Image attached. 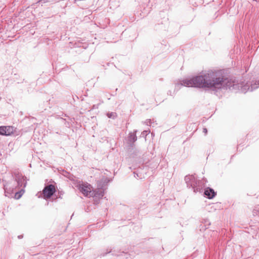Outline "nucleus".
Segmentation results:
<instances>
[{
	"label": "nucleus",
	"mask_w": 259,
	"mask_h": 259,
	"mask_svg": "<svg viewBox=\"0 0 259 259\" xmlns=\"http://www.w3.org/2000/svg\"><path fill=\"white\" fill-rule=\"evenodd\" d=\"M194 186H192L191 188L193 190L194 192H200L203 188L204 187V183L200 180L197 179L196 183H195Z\"/></svg>",
	"instance_id": "obj_8"
},
{
	"label": "nucleus",
	"mask_w": 259,
	"mask_h": 259,
	"mask_svg": "<svg viewBox=\"0 0 259 259\" xmlns=\"http://www.w3.org/2000/svg\"><path fill=\"white\" fill-rule=\"evenodd\" d=\"M179 85L205 89L218 92L222 89H230L234 85V82L225 75L223 70L210 69L190 79L183 80L176 84V86Z\"/></svg>",
	"instance_id": "obj_1"
},
{
	"label": "nucleus",
	"mask_w": 259,
	"mask_h": 259,
	"mask_svg": "<svg viewBox=\"0 0 259 259\" xmlns=\"http://www.w3.org/2000/svg\"><path fill=\"white\" fill-rule=\"evenodd\" d=\"M204 194L208 199H212L215 196L216 192L213 189L207 187L204 190Z\"/></svg>",
	"instance_id": "obj_9"
},
{
	"label": "nucleus",
	"mask_w": 259,
	"mask_h": 259,
	"mask_svg": "<svg viewBox=\"0 0 259 259\" xmlns=\"http://www.w3.org/2000/svg\"><path fill=\"white\" fill-rule=\"evenodd\" d=\"M112 252V255H116V256H120V255H123L124 258L123 259H132L131 256L130 254L127 253V252H124V251L121 252L120 254L118 253V252L116 251L115 250H112V249L110 248L109 250L107 249V252L106 253H102L101 254V256H104L106 254Z\"/></svg>",
	"instance_id": "obj_5"
},
{
	"label": "nucleus",
	"mask_w": 259,
	"mask_h": 259,
	"mask_svg": "<svg viewBox=\"0 0 259 259\" xmlns=\"http://www.w3.org/2000/svg\"><path fill=\"white\" fill-rule=\"evenodd\" d=\"M197 178L194 175H187L185 177V181L187 184V186L189 188H191L192 186H194V183H196Z\"/></svg>",
	"instance_id": "obj_6"
},
{
	"label": "nucleus",
	"mask_w": 259,
	"mask_h": 259,
	"mask_svg": "<svg viewBox=\"0 0 259 259\" xmlns=\"http://www.w3.org/2000/svg\"><path fill=\"white\" fill-rule=\"evenodd\" d=\"M79 190L85 196H91L92 193L91 185L88 183L79 184L77 186Z\"/></svg>",
	"instance_id": "obj_4"
},
{
	"label": "nucleus",
	"mask_w": 259,
	"mask_h": 259,
	"mask_svg": "<svg viewBox=\"0 0 259 259\" xmlns=\"http://www.w3.org/2000/svg\"><path fill=\"white\" fill-rule=\"evenodd\" d=\"M201 181H202L204 183V185L207 182V180H206V179L205 178L202 179Z\"/></svg>",
	"instance_id": "obj_19"
},
{
	"label": "nucleus",
	"mask_w": 259,
	"mask_h": 259,
	"mask_svg": "<svg viewBox=\"0 0 259 259\" xmlns=\"http://www.w3.org/2000/svg\"><path fill=\"white\" fill-rule=\"evenodd\" d=\"M145 123L148 125H151V119H147L145 121Z\"/></svg>",
	"instance_id": "obj_18"
},
{
	"label": "nucleus",
	"mask_w": 259,
	"mask_h": 259,
	"mask_svg": "<svg viewBox=\"0 0 259 259\" xmlns=\"http://www.w3.org/2000/svg\"><path fill=\"white\" fill-rule=\"evenodd\" d=\"M253 214L254 215H259V208H257V205L255 206L253 210Z\"/></svg>",
	"instance_id": "obj_15"
},
{
	"label": "nucleus",
	"mask_w": 259,
	"mask_h": 259,
	"mask_svg": "<svg viewBox=\"0 0 259 259\" xmlns=\"http://www.w3.org/2000/svg\"><path fill=\"white\" fill-rule=\"evenodd\" d=\"M5 126H0V135L6 136V131L5 130Z\"/></svg>",
	"instance_id": "obj_14"
},
{
	"label": "nucleus",
	"mask_w": 259,
	"mask_h": 259,
	"mask_svg": "<svg viewBox=\"0 0 259 259\" xmlns=\"http://www.w3.org/2000/svg\"><path fill=\"white\" fill-rule=\"evenodd\" d=\"M259 87V81H257V83H255L254 84H252L250 87L248 88V90L250 91H252L253 90L258 88Z\"/></svg>",
	"instance_id": "obj_12"
},
{
	"label": "nucleus",
	"mask_w": 259,
	"mask_h": 259,
	"mask_svg": "<svg viewBox=\"0 0 259 259\" xmlns=\"http://www.w3.org/2000/svg\"><path fill=\"white\" fill-rule=\"evenodd\" d=\"M137 132V130H135L133 133L131 132L128 134L127 137V143L129 146L131 148L134 147V143L137 140V137L136 136Z\"/></svg>",
	"instance_id": "obj_7"
},
{
	"label": "nucleus",
	"mask_w": 259,
	"mask_h": 259,
	"mask_svg": "<svg viewBox=\"0 0 259 259\" xmlns=\"http://www.w3.org/2000/svg\"><path fill=\"white\" fill-rule=\"evenodd\" d=\"M116 115V113L115 112H110L107 114V116H108V117L110 118H114Z\"/></svg>",
	"instance_id": "obj_13"
},
{
	"label": "nucleus",
	"mask_w": 259,
	"mask_h": 259,
	"mask_svg": "<svg viewBox=\"0 0 259 259\" xmlns=\"http://www.w3.org/2000/svg\"><path fill=\"white\" fill-rule=\"evenodd\" d=\"M56 191L55 186L52 184L46 186L43 190L44 197L46 199L51 198Z\"/></svg>",
	"instance_id": "obj_3"
},
{
	"label": "nucleus",
	"mask_w": 259,
	"mask_h": 259,
	"mask_svg": "<svg viewBox=\"0 0 259 259\" xmlns=\"http://www.w3.org/2000/svg\"><path fill=\"white\" fill-rule=\"evenodd\" d=\"M15 128L12 126H5V130L6 131V136H10L13 134L15 130Z\"/></svg>",
	"instance_id": "obj_11"
},
{
	"label": "nucleus",
	"mask_w": 259,
	"mask_h": 259,
	"mask_svg": "<svg viewBox=\"0 0 259 259\" xmlns=\"http://www.w3.org/2000/svg\"><path fill=\"white\" fill-rule=\"evenodd\" d=\"M134 177L136 178H139V179H142V177L141 174H139V173L136 172V171L134 172Z\"/></svg>",
	"instance_id": "obj_16"
},
{
	"label": "nucleus",
	"mask_w": 259,
	"mask_h": 259,
	"mask_svg": "<svg viewBox=\"0 0 259 259\" xmlns=\"http://www.w3.org/2000/svg\"><path fill=\"white\" fill-rule=\"evenodd\" d=\"M148 133L149 132L148 131H144L143 132H142L141 135L143 137L146 136L148 134Z\"/></svg>",
	"instance_id": "obj_17"
},
{
	"label": "nucleus",
	"mask_w": 259,
	"mask_h": 259,
	"mask_svg": "<svg viewBox=\"0 0 259 259\" xmlns=\"http://www.w3.org/2000/svg\"><path fill=\"white\" fill-rule=\"evenodd\" d=\"M94 193V201H97L96 200L97 198H98L99 199H101L103 196H104V192L102 190H98L97 191H94L92 193V194H93Z\"/></svg>",
	"instance_id": "obj_10"
},
{
	"label": "nucleus",
	"mask_w": 259,
	"mask_h": 259,
	"mask_svg": "<svg viewBox=\"0 0 259 259\" xmlns=\"http://www.w3.org/2000/svg\"><path fill=\"white\" fill-rule=\"evenodd\" d=\"M203 133H204L205 134H207V129H206V128H204L203 129Z\"/></svg>",
	"instance_id": "obj_20"
},
{
	"label": "nucleus",
	"mask_w": 259,
	"mask_h": 259,
	"mask_svg": "<svg viewBox=\"0 0 259 259\" xmlns=\"http://www.w3.org/2000/svg\"><path fill=\"white\" fill-rule=\"evenodd\" d=\"M18 238L19 239H21V238H23V235H19V236H18Z\"/></svg>",
	"instance_id": "obj_21"
},
{
	"label": "nucleus",
	"mask_w": 259,
	"mask_h": 259,
	"mask_svg": "<svg viewBox=\"0 0 259 259\" xmlns=\"http://www.w3.org/2000/svg\"><path fill=\"white\" fill-rule=\"evenodd\" d=\"M13 185L7 183L4 185V189L5 192L8 193L15 192V198L19 199L24 193V188L27 185V179L26 177L18 172L15 173Z\"/></svg>",
	"instance_id": "obj_2"
}]
</instances>
